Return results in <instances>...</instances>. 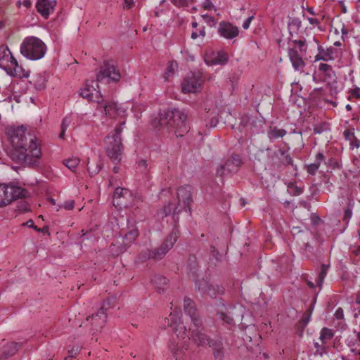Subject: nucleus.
Listing matches in <instances>:
<instances>
[{"label":"nucleus","mask_w":360,"mask_h":360,"mask_svg":"<svg viewBox=\"0 0 360 360\" xmlns=\"http://www.w3.org/2000/svg\"><path fill=\"white\" fill-rule=\"evenodd\" d=\"M8 136L13 147L12 158L16 162L34 166L41 155L35 136L27 132L23 126L10 129Z\"/></svg>","instance_id":"nucleus-1"},{"label":"nucleus","mask_w":360,"mask_h":360,"mask_svg":"<svg viewBox=\"0 0 360 360\" xmlns=\"http://www.w3.org/2000/svg\"><path fill=\"white\" fill-rule=\"evenodd\" d=\"M292 243L302 259H313L321 253L318 236L309 230H297L292 233Z\"/></svg>","instance_id":"nucleus-2"},{"label":"nucleus","mask_w":360,"mask_h":360,"mask_svg":"<svg viewBox=\"0 0 360 360\" xmlns=\"http://www.w3.org/2000/svg\"><path fill=\"white\" fill-rule=\"evenodd\" d=\"M108 78L109 82H118L121 79L120 70L115 65L112 60H105L101 66L99 71L96 73V80L87 81L85 87L91 89V91H96V88H99L98 82H102L104 79Z\"/></svg>","instance_id":"nucleus-3"},{"label":"nucleus","mask_w":360,"mask_h":360,"mask_svg":"<svg viewBox=\"0 0 360 360\" xmlns=\"http://www.w3.org/2000/svg\"><path fill=\"white\" fill-rule=\"evenodd\" d=\"M125 122H122L117 126L114 131L105 138V150L109 158L114 162H119L122 159L123 146L121 134Z\"/></svg>","instance_id":"nucleus-4"},{"label":"nucleus","mask_w":360,"mask_h":360,"mask_svg":"<svg viewBox=\"0 0 360 360\" xmlns=\"http://www.w3.org/2000/svg\"><path fill=\"white\" fill-rule=\"evenodd\" d=\"M21 54L29 60H37L42 58L46 52L45 43L34 36L25 37L20 47Z\"/></svg>","instance_id":"nucleus-5"},{"label":"nucleus","mask_w":360,"mask_h":360,"mask_svg":"<svg viewBox=\"0 0 360 360\" xmlns=\"http://www.w3.org/2000/svg\"><path fill=\"white\" fill-rule=\"evenodd\" d=\"M150 124L155 129H160L161 127L166 125L174 130V134L178 137L179 127L180 124V110L178 108H168L163 112H160L150 120Z\"/></svg>","instance_id":"nucleus-6"},{"label":"nucleus","mask_w":360,"mask_h":360,"mask_svg":"<svg viewBox=\"0 0 360 360\" xmlns=\"http://www.w3.org/2000/svg\"><path fill=\"white\" fill-rule=\"evenodd\" d=\"M288 56L292 68L297 71H302L306 63L303 57L306 55L307 45L305 40H290L287 49Z\"/></svg>","instance_id":"nucleus-7"},{"label":"nucleus","mask_w":360,"mask_h":360,"mask_svg":"<svg viewBox=\"0 0 360 360\" xmlns=\"http://www.w3.org/2000/svg\"><path fill=\"white\" fill-rule=\"evenodd\" d=\"M177 306L174 307V310L171 312L169 317L165 319V326L169 327L173 332L172 338L169 343V349L172 356L176 360L179 359V334L178 326L180 323V319L178 316V311L176 310Z\"/></svg>","instance_id":"nucleus-8"},{"label":"nucleus","mask_w":360,"mask_h":360,"mask_svg":"<svg viewBox=\"0 0 360 360\" xmlns=\"http://www.w3.org/2000/svg\"><path fill=\"white\" fill-rule=\"evenodd\" d=\"M28 192L20 186L0 184V207H4L13 200L25 198Z\"/></svg>","instance_id":"nucleus-9"},{"label":"nucleus","mask_w":360,"mask_h":360,"mask_svg":"<svg viewBox=\"0 0 360 360\" xmlns=\"http://www.w3.org/2000/svg\"><path fill=\"white\" fill-rule=\"evenodd\" d=\"M205 82L203 74L198 70L190 72L181 83L182 93H198L202 89Z\"/></svg>","instance_id":"nucleus-10"},{"label":"nucleus","mask_w":360,"mask_h":360,"mask_svg":"<svg viewBox=\"0 0 360 360\" xmlns=\"http://www.w3.org/2000/svg\"><path fill=\"white\" fill-rule=\"evenodd\" d=\"M242 164V160L238 155L233 154L229 158L224 165L217 169V175L221 177L236 174Z\"/></svg>","instance_id":"nucleus-11"},{"label":"nucleus","mask_w":360,"mask_h":360,"mask_svg":"<svg viewBox=\"0 0 360 360\" xmlns=\"http://www.w3.org/2000/svg\"><path fill=\"white\" fill-rule=\"evenodd\" d=\"M195 285L199 292L211 298H216L218 295H224L225 292V288L223 285L210 284L205 279L196 281Z\"/></svg>","instance_id":"nucleus-12"},{"label":"nucleus","mask_w":360,"mask_h":360,"mask_svg":"<svg viewBox=\"0 0 360 360\" xmlns=\"http://www.w3.org/2000/svg\"><path fill=\"white\" fill-rule=\"evenodd\" d=\"M177 238V233L174 231L159 247L149 251L148 257L161 259L173 247Z\"/></svg>","instance_id":"nucleus-13"},{"label":"nucleus","mask_w":360,"mask_h":360,"mask_svg":"<svg viewBox=\"0 0 360 360\" xmlns=\"http://www.w3.org/2000/svg\"><path fill=\"white\" fill-rule=\"evenodd\" d=\"M272 163L278 169L282 167L292 166L295 170L297 169V165H294L292 158L288 153V150H285L281 148H279L278 150L274 151L272 157Z\"/></svg>","instance_id":"nucleus-14"},{"label":"nucleus","mask_w":360,"mask_h":360,"mask_svg":"<svg viewBox=\"0 0 360 360\" xmlns=\"http://www.w3.org/2000/svg\"><path fill=\"white\" fill-rule=\"evenodd\" d=\"M105 305V304L104 303L96 314H93L91 316H89L86 319L87 321L91 320V324L93 327L92 330L94 331L97 332L101 330L106 323L107 314Z\"/></svg>","instance_id":"nucleus-15"},{"label":"nucleus","mask_w":360,"mask_h":360,"mask_svg":"<svg viewBox=\"0 0 360 360\" xmlns=\"http://www.w3.org/2000/svg\"><path fill=\"white\" fill-rule=\"evenodd\" d=\"M184 309L185 314L191 318L193 325L199 326L201 324V319L200 318L195 304L191 299L188 297L184 299Z\"/></svg>","instance_id":"nucleus-16"},{"label":"nucleus","mask_w":360,"mask_h":360,"mask_svg":"<svg viewBox=\"0 0 360 360\" xmlns=\"http://www.w3.org/2000/svg\"><path fill=\"white\" fill-rule=\"evenodd\" d=\"M319 53L315 56L314 60L329 61L334 60L341 53V51L335 47L330 46L325 50L322 46L318 47Z\"/></svg>","instance_id":"nucleus-17"},{"label":"nucleus","mask_w":360,"mask_h":360,"mask_svg":"<svg viewBox=\"0 0 360 360\" xmlns=\"http://www.w3.org/2000/svg\"><path fill=\"white\" fill-rule=\"evenodd\" d=\"M191 338L195 342L202 347L210 345L214 340L210 339L207 335L202 333V323L199 326H193L189 328Z\"/></svg>","instance_id":"nucleus-18"},{"label":"nucleus","mask_w":360,"mask_h":360,"mask_svg":"<svg viewBox=\"0 0 360 360\" xmlns=\"http://www.w3.org/2000/svg\"><path fill=\"white\" fill-rule=\"evenodd\" d=\"M228 60L229 57L224 51L207 53L205 57V62L208 65H225Z\"/></svg>","instance_id":"nucleus-19"},{"label":"nucleus","mask_w":360,"mask_h":360,"mask_svg":"<svg viewBox=\"0 0 360 360\" xmlns=\"http://www.w3.org/2000/svg\"><path fill=\"white\" fill-rule=\"evenodd\" d=\"M218 32L223 37L232 39L238 35L239 31L237 27L231 23L222 21L219 25Z\"/></svg>","instance_id":"nucleus-20"},{"label":"nucleus","mask_w":360,"mask_h":360,"mask_svg":"<svg viewBox=\"0 0 360 360\" xmlns=\"http://www.w3.org/2000/svg\"><path fill=\"white\" fill-rule=\"evenodd\" d=\"M56 1L53 0H38L36 4V8L45 19H47L49 15L53 12Z\"/></svg>","instance_id":"nucleus-21"},{"label":"nucleus","mask_w":360,"mask_h":360,"mask_svg":"<svg viewBox=\"0 0 360 360\" xmlns=\"http://www.w3.org/2000/svg\"><path fill=\"white\" fill-rule=\"evenodd\" d=\"M193 188L189 185L181 188V198L184 201V207H181V211L187 212L189 216L191 215V204L193 202L192 198Z\"/></svg>","instance_id":"nucleus-22"},{"label":"nucleus","mask_w":360,"mask_h":360,"mask_svg":"<svg viewBox=\"0 0 360 360\" xmlns=\"http://www.w3.org/2000/svg\"><path fill=\"white\" fill-rule=\"evenodd\" d=\"M6 72L8 75L18 78H27L30 75V71L25 70L22 65H20L15 58L11 61Z\"/></svg>","instance_id":"nucleus-23"},{"label":"nucleus","mask_w":360,"mask_h":360,"mask_svg":"<svg viewBox=\"0 0 360 360\" xmlns=\"http://www.w3.org/2000/svg\"><path fill=\"white\" fill-rule=\"evenodd\" d=\"M14 59L15 58L6 45L0 46V68L6 71Z\"/></svg>","instance_id":"nucleus-24"},{"label":"nucleus","mask_w":360,"mask_h":360,"mask_svg":"<svg viewBox=\"0 0 360 360\" xmlns=\"http://www.w3.org/2000/svg\"><path fill=\"white\" fill-rule=\"evenodd\" d=\"M20 342H9L4 346L1 358L6 359L13 356L21 347Z\"/></svg>","instance_id":"nucleus-25"},{"label":"nucleus","mask_w":360,"mask_h":360,"mask_svg":"<svg viewBox=\"0 0 360 360\" xmlns=\"http://www.w3.org/2000/svg\"><path fill=\"white\" fill-rule=\"evenodd\" d=\"M209 346L212 348L213 356L215 360H224V348L221 340H213Z\"/></svg>","instance_id":"nucleus-26"},{"label":"nucleus","mask_w":360,"mask_h":360,"mask_svg":"<svg viewBox=\"0 0 360 360\" xmlns=\"http://www.w3.org/2000/svg\"><path fill=\"white\" fill-rule=\"evenodd\" d=\"M103 107L105 115L112 118L124 112V110L119 108L117 104L115 102L106 103L104 104Z\"/></svg>","instance_id":"nucleus-27"},{"label":"nucleus","mask_w":360,"mask_h":360,"mask_svg":"<svg viewBox=\"0 0 360 360\" xmlns=\"http://www.w3.org/2000/svg\"><path fill=\"white\" fill-rule=\"evenodd\" d=\"M130 195H131V192L128 189L124 188H121V187H117L113 193L114 205H115V203H117V205H124L122 203L121 198H126L127 196H130Z\"/></svg>","instance_id":"nucleus-28"},{"label":"nucleus","mask_w":360,"mask_h":360,"mask_svg":"<svg viewBox=\"0 0 360 360\" xmlns=\"http://www.w3.org/2000/svg\"><path fill=\"white\" fill-rule=\"evenodd\" d=\"M176 210L177 207L175 204L169 203L167 205L165 206L160 213L162 214V217H167L172 214L174 221L176 223L179 220L178 212Z\"/></svg>","instance_id":"nucleus-29"},{"label":"nucleus","mask_w":360,"mask_h":360,"mask_svg":"<svg viewBox=\"0 0 360 360\" xmlns=\"http://www.w3.org/2000/svg\"><path fill=\"white\" fill-rule=\"evenodd\" d=\"M178 68L179 65L176 60L169 61L164 73L165 81H169L174 76Z\"/></svg>","instance_id":"nucleus-30"},{"label":"nucleus","mask_w":360,"mask_h":360,"mask_svg":"<svg viewBox=\"0 0 360 360\" xmlns=\"http://www.w3.org/2000/svg\"><path fill=\"white\" fill-rule=\"evenodd\" d=\"M287 131L284 129H278L276 127H270L267 131V136L270 141H273L285 136Z\"/></svg>","instance_id":"nucleus-31"},{"label":"nucleus","mask_w":360,"mask_h":360,"mask_svg":"<svg viewBox=\"0 0 360 360\" xmlns=\"http://www.w3.org/2000/svg\"><path fill=\"white\" fill-rule=\"evenodd\" d=\"M139 235V231L137 228L133 227L129 230L124 236V240L127 245H130L134 243Z\"/></svg>","instance_id":"nucleus-32"},{"label":"nucleus","mask_w":360,"mask_h":360,"mask_svg":"<svg viewBox=\"0 0 360 360\" xmlns=\"http://www.w3.org/2000/svg\"><path fill=\"white\" fill-rule=\"evenodd\" d=\"M334 336V333L332 329L327 327H323L320 332L319 339L323 345H325L328 340H331Z\"/></svg>","instance_id":"nucleus-33"},{"label":"nucleus","mask_w":360,"mask_h":360,"mask_svg":"<svg viewBox=\"0 0 360 360\" xmlns=\"http://www.w3.org/2000/svg\"><path fill=\"white\" fill-rule=\"evenodd\" d=\"M354 205V202L352 199L348 200L347 206L344 211V215L342 217V221L345 224H348L351 217H352V210Z\"/></svg>","instance_id":"nucleus-34"},{"label":"nucleus","mask_w":360,"mask_h":360,"mask_svg":"<svg viewBox=\"0 0 360 360\" xmlns=\"http://www.w3.org/2000/svg\"><path fill=\"white\" fill-rule=\"evenodd\" d=\"M31 82L34 84L37 89L41 90L45 88L46 80L43 75L38 74L32 78Z\"/></svg>","instance_id":"nucleus-35"},{"label":"nucleus","mask_w":360,"mask_h":360,"mask_svg":"<svg viewBox=\"0 0 360 360\" xmlns=\"http://www.w3.org/2000/svg\"><path fill=\"white\" fill-rule=\"evenodd\" d=\"M329 267H330L329 264H321V270L319 271L318 278L316 280L317 285L319 287L322 286V284H323V281L327 275L328 270Z\"/></svg>","instance_id":"nucleus-36"},{"label":"nucleus","mask_w":360,"mask_h":360,"mask_svg":"<svg viewBox=\"0 0 360 360\" xmlns=\"http://www.w3.org/2000/svg\"><path fill=\"white\" fill-rule=\"evenodd\" d=\"M313 130L314 134H320L330 130V124L327 122H322L318 124L314 125Z\"/></svg>","instance_id":"nucleus-37"},{"label":"nucleus","mask_w":360,"mask_h":360,"mask_svg":"<svg viewBox=\"0 0 360 360\" xmlns=\"http://www.w3.org/2000/svg\"><path fill=\"white\" fill-rule=\"evenodd\" d=\"M80 160L77 158H72L67 159L63 161L64 165L69 168L71 171L75 172L78 165L79 164Z\"/></svg>","instance_id":"nucleus-38"},{"label":"nucleus","mask_w":360,"mask_h":360,"mask_svg":"<svg viewBox=\"0 0 360 360\" xmlns=\"http://www.w3.org/2000/svg\"><path fill=\"white\" fill-rule=\"evenodd\" d=\"M102 164L96 162V164H91L89 162L87 163V170L91 176L97 174L101 170Z\"/></svg>","instance_id":"nucleus-39"},{"label":"nucleus","mask_w":360,"mask_h":360,"mask_svg":"<svg viewBox=\"0 0 360 360\" xmlns=\"http://www.w3.org/2000/svg\"><path fill=\"white\" fill-rule=\"evenodd\" d=\"M325 165L332 169L340 168V164L338 159L333 157H330L328 158L326 157Z\"/></svg>","instance_id":"nucleus-40"},{"label":"nucleus","mask_w":360,"mask_h":360,"mask_svg":"<svg viewBox=\"0 0 360 360\" xmlns=\"http://www.w3.org/2000/svg\"><path fill=\"white\" fill-rule=\"evenodd\" d=\"M288 190L289 193L294 196L299 195L303 192L302 188L295 185L293 183H289Z\"/></svg>","instance_id":"nucleus-41"},{"label":"nucleus","mask_w":360,"mask_h":360,"mask_svg":"<svg viewBox=\"0 0 360 360\" xmlns=\"http://www.w3.org/2000/svg\"><path fill=\"white\" fill-rule=\"evenodd\" d=\"M301 21L297 18H290L288 26L290 30L295 29L298 30L301 27Z\"/></svg>","instance_id":"nucleus-42"},{"label":"nucleus","mask_w":360,"mask_h":360,"mask_svg":"<svg viewBox=\"0 0 360 360\" xmlns=\"http://www.w3.org/2000/svg\"><path fill=\"white\" fill-rule=\"evenodd\" d=\"M319 70L329 78H331V72L333 70L332 66L327 63H321L319 66Z\"/></svg>","instance_id":"nucleus-43"},{"label":"nucleus","mask_w":360,"mask_h":360,"mask_svg":"<svg viewBox=\"0 0 360 360\" xmlns=\"http://www.w3.org/2000/svg\"><path fill=\"white\" fill-rule=\"evenodd\" d=\"M195 0H181V7L187 8V10L192 12L197 10L196 7L193 6Z\"/></svg>","instance_id":"nucleus-44"},{"label":"nucleus","mask_w":360,"mask_h":360,"mask_svg":"<svg viewBox=\"0 0 360 360\" xmlns=\"http://www.w3.org/2000/svg\"><path fill=\"white\" fill-rule=\"evenodd\" d=\"M137 172L146 174L148 172V164L145 160H141L137 162Z\"/></svg>","instance_id":"nucleus-45"},{"label":"nucleus","mask_w":360,"mask_h":360,"mask_svg":"<svg viewBox=\"0 0 360 360\" xmlns=\"http://www.w3.org/2000/svg\"><path fill=\"white\" fill-rule=\"evenodd\" d=\"M181 134L184 131L188 132L189 129H187V127L186 126V124H184L186 122L189 120L188 115V113H186L185 111H181ZM183 135L181 134V136Z\"/></svg>","instance_id":"nucleus-46"},{"label":"nucleus","mask_w":360,"mask_h":360,"mask_svg":"<svg viewBox=\"0 0 360 360\" xmlns=\"http://www.w3.org/2000/svg\"><path fill=\"white\" fill-rule=\"evenodd\" d=\"M319 168V165L314 162L306 165L307 172L311 176L316 175Z\"/></svg>","instance_id":"nucleus-47"},{"label":"nucleus","mask_w":360,"mask_h":360,"mask_svg":"<svg viewBox=\"0 0 360 360\" xmlns=\"http://www.w3.org/2000/svg\"><path fill=\"white\" fill-rule=\"evenodd\" d=\"M81 350V347L78 345L73 346L70 350H68V356L65 358V360L70 358L77 356Z\"/></svg>","instance_id":"nucleus-48"},{"label":"nucleus","mask_w":360,"mask_h":360,"mask_svg":"<svg viewBox=\"0 0 360 360\" xmlns=\"http://www.w3.org/2000/svg\"><path fill=\"white\" fill-rule=\"evenodd\" d=\"M217 316H219V319H221V320H223L224 322L229 325H231L233 323V319L227 314H226L225 312L218 311Z\"/></svg>","instance_id":"nucleus-49"},{"label":"nucleus","mask_w":360,"mask_h":360,"mask_svg":"<svg viewBox=\"0 0 360 360\" xmlns=\"http://www.w3.org/2000/svg\"><path fill=\"white\" fill-rule=\"evenodd\" d=\"M80 95L82 97L88 99L89 101H91L93 98V92L91 89L83 88L81 89Z\"/></svg>","instance_id":"nucleus-50"},{"label":"nucleus","mask_w":360,"mask_h":360,"mask_svg":"<svg viewBox=\"0 0 360 360\" xmlns=\"http://www.w3.org/2000/svg\"><path fill=\"white\" fill-rule=\"evenodd\" d=\"M326 155L323 152H319L315 155L314 164H316L320 167L321 164L323 162L325 164Z\"/></svg>","instance_id":"nucleus-51"},{"label":"nucleus","mask_w":360,"mask_h":360,"mask_svg":"<svg viewBox=\"0 0 360 360\" xmlns=\"http://www.w3.org/2000/svg\"><path fill=\"white\" fill-rule=\"evenodd\" d=\"M343 136L345 140L351 141L355 137L354 129H347L343 132Z\"/></svg>","instance_id":"nucleus-52"},{"label":"nucleus","mask_w":360,"mask_h":360,"mask_svg":"<svg viewBox=\"0 0 360 360\" xmlns=\"http://www.w3.org/2000/svg\"><path fill=\"white\" fill-rule=\"evenodd\" d=\"M314 345L316 349V352L321 356H322L326 352V349L324 345H319L318 342H314Z\"/></svg>","instance_id":"nucleus-53"},{"label":"nucleus","mask_w":360,"mask_h":360,"mask_svg":"<svg viewBox=\"0 0 360 360\" xmlns=\"http://www.w3.org/2000/svg\"><path fill=\"white\" fill-rule=\"evenodd\" d=\"M310 318L311 315L304 312L300 322L303 326H306L310 321Z\"/></svg>","instance_id":"nucleus-54"},{"label":"nucleus","mask_w":360,"mask_h":360,"mask_svg":"<svg viewBox=\"0 0 360 360\" xmlns=\"http://www.w3.org/2000/svg\"><path fill=\"white\" fill-rule=\"evenodd\" d=\"M62 207L67 210H71L75 207V201L72 200L65 201Z\"/></svg>","instance_id":"nucleus-55"},{"label":"nucleus","mask_w":360,"mask_h":360,"mask_svg":"<svg viewBox=\"0 0 360 360\" xmlns=\"http://www.w3.org/2000/svg\"><path fill=\"white\" fill-rule=\"evenodd\" d=\"M310 219H311V224L314 226L319 225V223L321 221V218L318 215H316V214H311Z\"/></svg>","instance_id":"nucleus-56"},{"label":"nucleus","mask_w":360,"mask_h":360,"mask_svg":"<svg viewBox=\"0 0 360 360\" xmlns=\"http://www.w3.org/2000/svg\"><path fill=\"white\" fill-rule=\"evenodd\" d=\"M350 148L353 149L354 148H359L360 147V140H359L356 136L349 142Z\"/></svg>","instance_id":"nucleus-57"},{"label":"nucleus","mask_w":360,"mask_h":360,"mask_svg":"<svg viewBox=\"0 0 360 360\" xmlns=\"http://www.w3.org/2000/svg\"><path fill=\"white\" fill-rule=\"evenodd\" d=\"M335 316L338 320L344 319V311H343V309L341 307H338L336 309V311L335 312Z\"/></svg>","instance_id":"nucleus-58"},{"label":"nucleus","mask_w":360,"mask_h":360,"mask_svg":"<svg viewBox=\"0 0 360 360\" xmlns=\"http://www.w3.org/2000/svg\"><path fill=\"white\" fill-rule=\"evenodd\" d=\"M254 19V15H251L250 17H248L243 23V28L245 29V30H247L250 27V25L252 22V20Z\"/></svg>","instance_id":"nucleus-59"},{"label":"nucleus","mask_w":360,"mask_h":360,"mask_svg":"<svg viewBox=\"0 0 360 360\" xmlns=\"http://www.w3.org/2000/svg\"><path fill=\"white\" fill-rule=\"evenodd\" d=\"M349 93L352 96L356 98H360V88L356 87L354 89H351Z\"/></svg>","instance_id":"nucleus-60"},{"label":"nucleus","mask_w":360,"mask_h":360,"mask_svg":"<svg viewBox=\"0 0 360 360\" xmlns=\"http://www.w3.org/2000/svg\"><path fill=\"white\" fill-rule=\"evenodd\" d=\"M316 301V298L315 297L313 300V301L311 302V303L310 304V306L309 307V308L306 311V313H307L308 314H310L311 316V314H312V312L314 311Z\"/></svg>","instance_id":"nucleus-61"},{"label":"nucleus","mask_w":360,"mask_h":360,"mask_svg":"<svg viewBox=\"0 0 360 360\" xmlns=\"http://www.w3.org/2000/svg\"><path fill=\"white\" fill-rule=\"evenodd\" d=\"M307 20H308L309 22L310 23V25H311L313 26H317L320 24V21L317 18L309 17V18H307Z\"/></svg>","instance_id":"nucleus-62"},{"label":"nucleus","mask_w":360,"mask_h":360,"mask_svg":"<svg viewBox=\"0 0 360 360\" xmlns=\"http://www.w3.org/2000/svg\"><path fill=\"white\" fill-rule=\"evenodd\" d=\"M134 4V0H124V8H131Z\"/></svg>","instance_id":"nucleus-63"},{"label":"nucleus","mask_w":360,"mask_h":360,"mask_svg":"<svg viewBox=\"0 0 360 360\" xmlns=\"http://www.w3.org/2000/svg\"><path fill=\"white\" fill-rule=\"evenodd\" d=\"M28 206V204L25 201H22L20 202V206L19 207V209L26 212L29 210Z\"/></svg>","instance_id":"nucleus-64"}]
</instances>
